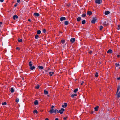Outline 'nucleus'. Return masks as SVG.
Instances as JSON below:
<instances>
[{
    "label": "nucleus",
    "instance_id": "32",
    "mask_svg": "<svg viewBox=\"0 0 120 120\" xmlns=\"http://www.w3.org/2000/svg\"><path fill=\"white\" fill-rule=\"evenodd\" d=\"M120 89V87L119 86H118L117 88V92H116L117 93L118 92Z\"/></svg>",
    "mask_w": 120,
    "mask_h": 120
},
{
    "label": "nucleus",
    "instance_id": "24",
    "mask_svg": "<svg viewBox=\"0 0 120 120\" xmlns=\"http://www.w3.org/2000/svg\"><path fill=\"white\" fill-rule=\"evenodd\" d=\"M120 97V92H119L117 94V97L118 98H119Z\"/></svg>",
    "mask_w": 120,
    "mask_h": 120
},
{
    "label": "nucleus",
    "instance_id": "50",
    "mask_svg": "<svg viewBox=\"0 0 120 120\" xmlns=\"http://www.w3.org/2000/svg\"><path fill=\"white\" fill-rule=\"evenodd\" d=\"M4 1V0H0V1L1 2H3Z\"/></svg>",
    "mask_w": 120,
    "mask_h": 120
},
{
    "label": "nucleus",
    "instance_id": "28",
    "mask_svg": "<svg viewBox=\"0 0 120 120\" xmlns=\"http://www.w3.org/2000/svg\"><path fill=\"white\" fill-rule=\"evenodd\" d=\"M65 42V41L64 40H62L61 41V42L62 44L64 43Z\"/></svg>",
    "mask_w": 120,
    "mask_h": 120
},
{
    "label": "nucleus",
    "instance_id": "5",
    "mask_svg": "<svg viewBox=\"0 0 120 120\" xmlns=\"http://www.w3.org/2000/svg\"><path fill=\"white\" fill-rule=\"evenodd\" d=\"M13 18L15 20L16 19H17L18 18V17L16 15H15L13 16Z\"/></svg>",
    "mask_w": 120,
    "mask_h": 120
},
{
    "label": "nucleus",
    "instance_id": "49",
    "mask_svg": "<svg viewBox=\"0 0 120 120\" xmlns=\"http://www.w3.org/2000/svg\"><path fill=\"white\" fill-rule=\"evenodd\" d=\"M117 57H118V58L120 57V55H117Z\"/></svg>",
    "mask_w": 120,
    "mask_h": 120
},
{
    "label": "nucleus",
    "instance_id": "39",
    "mask_svg": "<svg viewBox=\"0 0 120 120\" xmlns=\"http://www.w3.org/2000/svg\"><path fill=\"white\" fill-rule=\"evenodd\" d=\"M19 101V99L18 98H17L16 99L15 101L17 102H18Z\"/></svg>",
    "mask_w": 120,
    "mask_h": 120
},
{
    "label": "nucleus",
    "instance_id": "4",
    "mask_svg": "<svg viewBox=\"0 0 120 120\" xmlns=\"http://www.w3.org/2000/svg\"><path fill=\"white\" fill-rule=\"evenodd\" d=\"M99 108V106H98L95 107L94 108V109L95 111L96 112L98 110Z\"/></svg>",
    "mask_w": 120,
    "mask_h": 120
},
{
    "label": "nucleus",
    "instance_id": "10",
    "mask_svg": "<svg viewBox=\"0 0 120 120\" xmlns=\"http://www.w3.org/2000/svg\"><path fill=\"white\" fill-rule=\"evenodd\" d=\"M34 15L35 16L38 17L39 15V14L38 13H35Z\"/></svg>",
    "mask_w": 120,
    "mask_h": 120
},
{
    "label": "nucleus",
    "instance_id": "9",
    "mask_svg": "<svg viewBox=\"0 0 120 120\" xmlns=\"http://www.w3.org/2000/svg\"><path fill=\"white\" fill-rule=\"evenodd\" d=\"M64 111V109L63 108H61L59 110V112H63Z\"/></svg>",
    "mask_w": 120,
    "mask_h": 120
},
{
    "label": "nucleus",
    "instance_id": "18",
    "mask_svg": "<svg viewBox=\"0 0 120 120\" xmlns=\"http://www.w3.org/2000/svg\"><path fill=\"white\" fill-rule=\"evenodd\" d=\"M77 94H72L71 95V97H74L75 96H76Z\"/></svg>",
    "mask_w": 120,
    "mask_h": 120
},
{
    "label": "nucleus",
    "instance_id": "22",
    "mask_svg": "<svg viewBox=\"0 0 120 120\" xmlns=\"http://www.w3.org/2000/svg\"><path fill=\"white\" fill-rule=\"evenodd\" d=\"M81 18L80 17H78L77 19V20L78 21H79L81 20Z\"/></svg>",
    "mask_w": 120,
    "mask_h": 120
},
{
    "label": "nucleus",
    "instance_id": "44",
    "mask_svg": "<svg viewBox=\"0 0 120 120\" xmlns=\"http://www.w3.org/2000/svg\"><path fill=\"white\" fill-rule=\"evenodd\" d=\"M92 52V51H90L89 52V54H91Z\"/></svg>",
    "mask_w": 120,
    "mask_h": 120
},
{
    "label": "nucleus",
    "instance_id": "48",
    "mask_svg": "<svg viewBox=\"0 0 120 120\" xmlns=\"http://www.w3.org/2000/svg\"><path fill=\"white\" fill-rule=\"evenodd\" d=\"M20 2V0H17V2L18 3H19Z\"/></svg>",
    "mask_w": 120,
    "mask_h": 120
},
{
    "label": "nucleus",
    "instance_id": "40",
    "mask_svg": "<svg viewBox=\"0 0 120 120\" xmlns=\"http://www.w3.org/2000/svg\"><path fill=\"white\" fill-rule=\"evenodd\" d=\"M54 112H59L58 111L57 109H55L54 111Z\"/></svg>",
    "mask_w": 120,
    "mask_h": 120
},
{
    "label": "nucleus",
    "instance_id": "31",
    "mask_svg": "<svg viewBox=\"0 0 120 120\" xmlns=\"http://www.w3.org/2000/svg\"><path fill=\"white\" fill-rule=\"evenodd\" d=\"M115 65L116 67H118L120 66V65L119 64L117 63H116L115 64Z\"/></svg>",
    "mask_w": 120,
    "mask_h": 120
},
{
    "label": "nucleus",
    "instance_id": "13",
    "mask_svg": "<svg viewBox=\"0 0 120 120\" xmlns=\"http://www.w3.org/2000/svg\"><path fill=\"white\" fill-rule=\"evenodd\" d=\"M35 68L34 66H32V67H30V69L31 70H32Z\"/></svg>",
    "mask_w": 120,
    "mask_h": 120
},
{
    "label": "nucleus",
    "instance_id": "1",
    "mask_svg": "<svg viewBox=\"0 0 120 120\" xmlns=\"http://www.w3.org/2000/svg\"><path fill=\"white\" fill-rule=\"evenodd\" d=\"M102 2V0H96L95 1V2L96 3L99 4L101 3Z\"/></svg>",
    "mask_w": 120,
    "mask_h": 120
},
{
    "label": "nucleus",
    "instance_id": "14",
    "mask_svg": "<svg viewBox=\"0 0 120 120\" xmlns=\"http://www.w3.org/2000/svg\"><path fill=\"white\" fill-rule=\"evenodd\" d=\"M112 51L111 49L109 50H108V51L107 52L108 53H112Z\"/></svg>",
    "mask_w": 120,
    "mask_h": 120
},
{
    "label": "nucleus",
    "instance_id": "52",
    "mask_svg": "<svg viewBox=\"0 0 120 120\" xmlns=\"http://www.w3.org/2000/svg\"><path fill=\"white\" fill-rule=\"evenodd\" d=\"M54 106H52V107H51V108L52 109H52L53 108H54Z\"/></svg>",
    "mask_w": 120,
    "mask_h": 120
},
{
    "label": "nucleus",
    "instance_id": "26",
    "mask_svg": "<svg viewBox=\"0 0 120 120\" xmlns=\"http://www.w3.org/2000/svg\"><path fill=\"white\" fill-rule=\"evenodd\" d=\"M98 72H96L95 74V76L96 77H98Z\"/></svg>",
    "mask_w": 120,
    "mask_h": 120
},
{
    "label": "nucleus",
    "instance_id": "38",
    "mask_svg": "<svg viewBox=\"0 0 120 120\" xmlns=\"http://www.w3.org/2000/svg\"><path fill=\"white\" fill-rule=\"evenodd\" d=\"M35 88L37 89H38L39 88V86L38 85L37 86L35 87Z\"/></svg>",
    "mask_w": 120,
    "mask_h": 120
},
{
    "label": "nucleus",
    "instance_id": "34",
    "mask_svg": "<svg viewBox=\"0 0 120 120\" xmlns=\"http://www.w3.org/2000/svg\"><path fill=\"white\" fill-rule=\"evenodd\" d=\"M118 27L117 28V29L119 30L120 29V25H118L117 26Z\"/></svg>",
    "mask_w": 120,
    "mask_h": 120
},
{
    "label": "nucleus",
    "instance_id": "51",
    "mask_svg": "<svg viewBox=\"0 0 120 120\" xmlns=\"http://www.w3.org/2000/svg\"><path fill=\"white\" fill-rule=\"evenodd\" d=\"M16 49H19V47L16 48Z\"/></svg>",
    "mask_w": 120,
    "mask_h": 120
},
{
    "label": "nucleus",
    "instance_id": "42",
    "mask_svg": "<svg viewBox=\"0 0 120 120\" xmlns=\"http://www.w3.org/2000/svg\"><path fill=\"white\" fill-rule=\"evenodd\" d=\"M54 112V110L53 109H52L50 110V112Z\"/></svg>",
    "mask_w": 120,
    "mask_h": 120
},
{
    "label": "nucleus",
    "instance_id": "29",
    "mask_svg": "<svg viewBox=\"0 0 120 120\" xmlns=\"http://www.w3.org/2000/svg\"><path fill=\"white\" fill-rule=\"evenodd\" d=\"M103 28V26H101L100 27V30H101L102 28Z\"/></svg>",
    "mask_w": 120,
    "mask_h": 120
},
{
    "label": "nucleus",
    "instance_id": "17",
    "mask_svg": "<svg viewBox=\"0 0 120 120\" xmlns=\"http://www.w3.org/2000/svg\"><path fill=\"white\" fill-rule=\"evenodd\" d=\"M64 23L65 25H68V22L67 21H65L64 22Z\"/></svg>",
    "mask_w": 120,
    "mask_h": 120
},
{
    "label": "nucleus",
    "instance_id": "25",
    "mask_svg": "<svg viewBox=\"0 0 120 120\" xmlns=\"http://www.w3.org/2000/svg\"><path fill=\"white\" fill-rule=\"evenodd\" d=\"M53 74V72H50L49 73V74L51 76H52V74Z\"/></svg>",
    "mask_w": 120,
    "mask_h": 120
},
{
    "label": "nucleus",
    "instance_id": "57",
    "mask_svg": "<svg viewBox=\"0 0 120 120\" xmlns=\"http://www.w3.org/2000/svg\"><path fill=\"white\" fill-rule=\"evenodd\" d=\"M83 82H82V83H81V85H82V83H83Z\"/></svg>",
    "mask_w": 120,
    "mask_h": 120
},
{
    "label": "nucleus",
    "instance_id": "47",
    "mask_svg": "<svg viewBox=\"0 0 120 120\" xmlns=\"http://www.w3.org/2000/svg\"><path fill=\"white\" fill-rule=\"evenodd\" d=\"M17 5H18V4L17 3H16V4H15L14 5V6L15 7H16Z\"/></svg>",
    "mask_w": 120,
    "mask_h": 120
},
{
    "label": "nucleus",
    "instance_id": "54",
    "mask_svg": "<svg viewBox=\"0 0 120 120\" xmlns=\"http://www.w3.org/2000/svg\"><path fill=\"white\" fill-rule=\"evenodd\" d=\"M117 79L118 80H120V77H119V78H117Z\"/></svg>",
    "mask_w": 120,
    "mask_h": 120
},
{
    "label": "nucleus",
    "instance_id": "2",
    "mask_svg": "<svg viewBox=\"0 0 120 120\" xmlns=\"http://www.w3.org/2000/svg\"><path fill=\"white\" fill-rule=\"evenodd\" d=\"M97 19L96 18H93V19L91 21V22L93 23H94L96 21Z\"/></svg>",
    "mask_w": 120,
    "mask_h": 120
},
{
    "label": "nucleus",
    "instance_id": "27",
    "mask_svg": "<svg viewBox=\"0 0 120 120\" xmlns=\"http://www.w3.org/2000/svg\"><path fill=\"white\" fill-rule=\"evenodd\" d=\"M37 33L38 34H40L41 33V31L40 30H38L37 31Z\"/></svg>",
    "mask_w": 120,
    "mask_h": 120
},
{
    "label": "nucleus",
    "instance_id": "6",
    "mask_svg": "<svg viewBox=\"0 0 120 120\" xmlns=\"http://www.w3.org/2000/svg\"><path fill=\"white\" fill-rule=\"evenodd\" d=\"M67 106V104L66 103H65L64 104V105H63L62 107L63 108L66 107Z\"/></svg>",
    "mask_w": 120,
    "mask_h": 120
},
{
    "label": "nucleus",
    "instance_id": "43",
    "mask_svg": "<svg viewBox=\"0 0 120 120\" xmlns=\"http://www.w3.org/2000/svg\"><path fill=\"white\" fill-rule=\"evenodd\" d=\"M46 31V30L45 29H44L43 30V32L44 33H45Z\"/></svg>",
    "mask_w": 120,
    "mask_h": 120
},
{
    "label": "nucleus",
    "instance_id": "3",
    "mask_svg": "<svg viewBox=\"0 0 120 120\" xmlns=\"http://www.w3.org/2000/svg\"><path fill=\"white\" fill-rule=\"evenodd\" d=\"M60 20L62 21L64 20H66V18L64 17H62L60 18Z\"/></svg>",
    "mask_w": 120,
    "mask_h": 120
},
{
    "label": "nucleus",
    "instance_id": "56",
    "mask_svg": "<svg viewBox=\"0 0 120 120\" xmlns=\"http://www.w3.org/2000/svg\"><path fill=\"white\" fill-rule=\"evenodd\" d=\"M2 22H0V24H2Z\"/></svg>",
    "mask_w": 120,
    "mask_h": 120
},
{
    "label": "nucleus",
    "instance_id": "16",
    "mask_svg": "<svg viewBox=\"0 0 120 120\" xmlns=\"http://www.w3.org/2000/svg\"><path fill=\"white\" fill-rule=\"evenodd\" d=\"M44 94H48V92L47 91L45 90H44Z\"/></svg>",
    "mask_w": 120,
    "mask_h": 120
},
{
    "label": "nucleus",
    "instance_id": "53",
    "mask_svg": "<svg viewBox=\"0 0 120 120\" xmlns=\"http://www.w3.org/2000/svg\"><path fill=\"white\" fill-rule=\"evenodd\" d=\"M28 21H29L30 22H31V20L30 19H29L28 20Z\"/></svg>",
    "mask_w": 120,
    "mask_h": 120
},
{
    "label": "nucleus",
    "instance_id": "36",
    "mask_svg": "<svg viewBox=\"0 0 120 120\" xmlns=\"http://www.w3.org/2000/svg\"><path fill=\"white\" fill-rule=\"evenodd\" d=\"M85 20H83L82 21V24H84L85 23Z\"/></svg>",
    "mask_w": 120,
    "mask_h": 120
},
{
    "label": "nucleus",
    "instance_id": "15",
    "mask_svg": "<svg viewBox=\"0 0 120 120\" xmlns=\"http://www.w3.org/2000/svg\"><path fill=\"white\" fill-rule=\"evenodd\" d=\"M106 23V21L104 22L103 24V25L104 26H106L107 25Z\"/></svg>",
    "mask_w": 120,
    "mask_h": 120
},
{
    "label": "nucleus",
    "instance_id": "20",
    "mask_svg": "<svg viewBox=\"0 0 120 120\" xmlns=\"http://www.w3.org/2000/svg\"><path fill=\"white\" fill-rule=\"evenodd\" d=\"M38 68L39 69H43V67L42 66H38Z\"/></svg>",
    "mask_w": 120,
    "mask_h": 120
},
{
    "label": "nucleus",
    "instance_id": "46",
    "mask_svg": "<svg viewBox=\"0 0 120 120\" xmlns=\"http://www.w3.org/2000/svg\"><path fill=\"white\" fill-rule=\"evenodd\" d=\"M39 112H44V110H40V111Z\"/></svg>",
    "mask_w": 120,
    "mask_h": 120
},
{
    "label": "nucleus",
    "instance_id": "7",
    "mask_svg": "<svg viewBox=\"0 0 120 120\" xmlns=\"http://www.w3.org/2000/svg\"><path fill=\"white\" fill-rule=\"evenodd\" d=\"M75 41V39L74 38H72L71 39L70 41L71 42L73 43Z\"/></svg>",
    "mask_w": 120,
    "mask_h": 120
},
{
    "label": "nucleus",
    "instance_id": "21",
    "mask_svg": "<svg viewBox=\"0 0 120 120\" xmlns=\"http://www.w3.org/2000/svg\"><path fill=\"white\" fill-rule=\"evenodd\" d=\"M10 91L11 93H13L14 92V90L13 88H11Z\"/></svg>",
    "mask_w": 120,
    "mask_h": 120
},
{
    "label": "nucleus",
    "instance_id": "23",
    "mask_svg": "<svg viewBox=\"0 0 120 120\" xmlns=\"http://www.w3.org/2000/svg\"><path fill=\"white\" fill-rule=\"evenodd\" d=\"M18 40L19 42H21L22 41V39L20 38L18 39Z\"/></svg>",
    "mask_w": 120,
    "mask_h": 120
},
{
    "label": "nucleus",
    "instance_id": "45",
    "mask_svg": "<svg viewBox=\"0 0 120 120\" xmlns=\"http://www.w3.org/2000/svg\"><path fill=\"white\" fill-rule=\"evenodd\" d=\"M68 117L67 116H66V117H64L63 118V119L64 120H65Z\"/></svg>",
    "mask_w": 120,
    "mask_h": 120
},
{
    "label": "nucleus",
    "instance_id": "37",
    "mask_svg": "<svg viewBox=\"0 0 120 120\" xmlns=\"http://www.w3.org/2000/svg\"><path fill=\"white\" fill-rule=\"evenodd\" d=\"M39 36L38 35H36L35 36V38L36 39H37L38 38V37Z\"/></svg>",
    "mask_w": 120,
    "mask_h": 120
},
{
    "label": "nucleus",
    "instance_id": "19",
    "mask_svg": "<svg viewBox=\"0 0 120 120\" xmlns=\"http://www.w3.org/2000/svg\"><path fill=\"white\" fill-rule=\"evenodd\" d=\"M29 66H30V67H32V62L31 61H30L29 62Z\"/></svg>",
    "mask_w": 120,
    "mask_h": 120
},
{
    "label": "nucleus",
    "instance_id": "11",
    "mask_svg": "<svg viewBox=\"0 0 120 120\" xmlns=\"http://www.w3.org/2000/svg\"><path fill=\"white\" fill-rule=\"evenodd\" d=\"M34 104L35 105H37L38 104V100H36L34 102Z\"/></svg>",
    "mask_w": 120,
    "mask_h": 120
},
{
    "label": "nucleus",
    "instance_id": "12",
    "mask_svg": "<svg viewBox=\"0 0 120 120\" xmlns=\"http://www.w3.org/2000/svg\"><path fill=\"white\" fill-rule=\"evenodd\" d=\"M110 13L109 11H106L105 12V15H107Z\"/></svg>",
    "mask_w": 120,
    "mask_h": 120
},
{
    "label": "nucleus",
    "instance_id": "55",
    "mask_svg": "<svg viewBox=\"0 0 120 120\" xmlns=\"http://www.w3.org/2000/svg\"><path fill=\"white\" fill-rule=\"evenodd\" d=\"M55 120H58V119L57 118H56Z\"/></svg>",
    "mask_w": 120,
    "mask_h": 120
},
{
    "label": "nucleus",
    "instance_id": "8",
    "mask_svg": "<svg viewBox=\"0 0 120 120\" xmlns=\"http://www.w3.org/2000/svg\"><path fill=\"white\" fill-rule=\"evenodd\" d=\"M92 14V12L90 11H88L87 13V14L89 16L90 15Z\"/></svg>",
    "mask_w": 120,
    "mask_h": 120
},
{
    "label": "nucleus",
    "instance_id": "41",
    "mask_svg": "<svg viewBox=\"0 0 120 120\" xmlns=\"http://www.w3.org/2000/svg\"><path fill=\"white\" fill-rule=\"evenodd\" d=\"M38 112V111L36 109L34 110L33 111V112Z\"/></svg>",
    "mask_w": 120,
    "mask_h": 120
},
{
    "label": "nucleus",
    "instance_id": "33",
    "mask_svg": "<svg viewBox=\"0 0 120 120\" xmlns=\"http://www.w3.org/2000/svg\"><path fill=\"white\" fill-rule=\"evenodd\" d=\"M2 104L3 105H6L7 104V103L6 102H2Z\"/></svg>",
    "mask_w": 120,
    "mask_h": 120
},
{
    "label": "nucleus",
    "instance_id": "30",
    "mask_svg": "<svg viewBox=\"0 0 120 120\" xmlns=\"http://www.w3.org/2000/svg\"><path fill=\"white\" fill-rule=\"evenodd\" d=\"M78 89L77 88L75 90H74V92L75 93H76L77 92V91L78 90Z\"/></svg>",
    "mask_w": 120,
    "mask_h": 120
},
{
    "label": "nucleus",
    "instance_id": "35",
    "mask_svg": "<svg viewBox=\"0 0 120 120\" xmlns=\"http://www.w3.org/2000/svg\"><path fill=\"white\" fill-rule=\"evenodd\" d=\"M82 16L83 17H85L86 16V15L85 14H83L82 15Z\"/></svg>",
    "mask_w": 120,
    "mask_h": 120
}]
</instances>
